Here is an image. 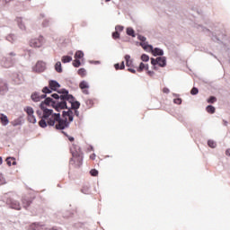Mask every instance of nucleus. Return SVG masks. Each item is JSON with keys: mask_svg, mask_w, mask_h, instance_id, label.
Wrapping results in <instances>:
<instances>
[{"mask_svg": "<svg viewBox=\"0 0 230 230\" xmlns=\"http://www.w3.org/2000/svg\"><path fill=\"white\" fill-rule=\"evenodd\" d=\"M53 107L60 112L63 109H67L66 102H53L51 97H48L40 105L43 114L40 111H37L38 116H40L41 119L39 122L41 128H46V127H55L57 130H64L69 128V125L73 122V111L69 110L67 111H63L62 118H60V113H54L53 110L48 109V107Z\"/></svg>", "mask_w": 230, "mask_h": 230, "instance_id": "nucleus-1", "label": "nucleus"}, {"mask_svg": "<svg viewBox=\"0 0 230 230\" xmlns=\"http://www.w3.org/2000/svg\"><path fill=\"white\" fill-rule=\"evenodd\" d=\"M61 94V102L59 103H65L68 111H75L80 109V102L75 100V97L69 94L67 90H61L58 92Z\"/></svg>", "mask_w": 230, "mask_h": 230, "instance_id": "nucleus-2", "label": "nucleus"}, {"mask_svg": "<svg viewBox=\"0 0 230 230\" xmlns=\"http://www.w3.org/2000/svg\"><path fill=\"white\" fill-rule=\"evenodd\" d=\"M70 152L72 154L70 164H72L75 168H80L82 164L84 163V153H82V149H80V146L73 145L70 148Z\"/></svg>", "mask_w": 230, "mask_h": 230, "instance_id": "nucleus-3", "label": "nucleus"}, {"mask_svg": "<svg viewBox=\"0 0 230 230\" xmlns=\"http://www.w3.org/2000/svg\"><path fill=\"white\" fill-rule=\"evenodd\" d=\"M140 46L146 51H148L149 53H153L154 57H157V56L163 57V55H164V52L163 51V49L159 48L154 49V47L152 45H148V43H140Z\"/></svg>", "mask_w": 230, "mask_h": 230, "instance_id": "nucleus-4", "label": "nucleus"}, {"mask_svg": "<svg viewBox=\"0 0 230 230\" xmlns=\"http://www.w3.org/2000/svg\"><path fill=\"white\" fill-rule=\"evenodd\" d=\"M13 57H15V53L13 52L9 53L7 57H4L0 61L2 67H5L6 69L13 67L15 60Z\"/></svg>", "mask_w": 230, "mask_h": 230, "instance_id": "nucleus-5", "label": "nucleus"}, {"mask_svg": "<svg viewBox=\"0 0 230 230\" xmlns=\"http://www.w3.org/2000/svg\"><path fill=\"white\" fill-rule=\"evenodd\" d=\"M44 44V37L40 36L37 39H32L30 41L31 48H42V45Z\"/></svg>", "mask_w": 230, "mask_h": 230, "instance_id": "nucleus-6", "label": "nucleus"}, {"mask_svg": "<svg viewBox=\"0 0 230 230\" xmlns=\"http://www.w3.org/2000/svg\"><path fill=\"white\" fill-rule=\"evenodd\" d=\"M151 64H152V66H157V64H158V66L160 67H165L166 66V58H164V57H159L157 58H152Z\"/></svg>", "mask_w": 230, "mask_h": 230, "instance_id": "nucleus-7", "label": "nucleus"}, {"mask_svg": "<svg viewBox=\"0 0 230 230\" xmlns=\"http://www.w3.org/2000/svg\"><path fill=\"white\" fill-rule=\"evenodd\" d=\"M25 112H27L28 121L30 123H37V119L35 118L33 108L27 106L24 108Z\"/></svg>", "mask_w": 230, "mask_h": 230, "instance_id": "nucleus-8", "label": "nucleus"}, {"mask_svg": "<svg viewBox=\"0 0 230 230\" xmlns=\"http://www.w3.org/2000/svg\"><path fill=\"white\" fill-rule=\"evenodd\" d=\"M124 58L126 60L127 67H129L128 68V71H129V73H133V75H136V69L132 68L134 67V65L132 59L130 58V55H126Z\"/></svg>", "mask_w": 230, "mask_h": 230, "instance_id": "nucleus-9", "label": "nucleus"}, {"mask_svg": "<svg viewBox=\"0 0 230 230\" xmlns=\"http://www.w3.org/2000/svg\"><path fill=\"white\" fill-rule=\"evenodd\" d=\"M13 81L16 85L21 84L22 83L24 82V75H22V73H14L13 74Z\"/></svg>", "mask_w": 230, "mask_h": 230, "instance_id": "nucleus-10", "label": "nucleus"}, {"mask_svg": "<svg viewBox=\"0 0 230 230\" xmlns=\"http://www.w3.org/2000/svg\"><path fill=\"white\" fill-rule=\"evenodd\" d=\"M79 87L83 91L84 94H89V83H87V81H82L79 84Z\"/></svg>", "mask_w": 230, "mask_h": 230, "instance_id": "nucleus-11", "label": "nucleus"}, {"mask_svg": "<svg viewBox=\"0 0 230 230\" xmlns=\"http://www.w3.org/2000/svg\"><path fill=\"white\" fill-rule=\"evenodd\" d=\"M32 102H40V100H44L46 98V93L40 94L39 93H34L31 96Z\"/></svg>", "mask_w": 230, "mask_h": 230, "instance_id": "nucleus-12", "label": "nucleus"}, {"mask_svg": "<svg viewBox=\"0 0 230 230\" xmlns=\"http://www.w3.org/2000/svg\"><path fill=\"white\" fill-rule=\"evenodd\" d=\"M8 91V85L4 81L0 79V94H4Z\"/></svg>", "mask_w": 230, "mask_h": 230, "instance_id": "nucleus-13", "label": "nucleus"}, {"mask_svg": "<svg viewBox=\"0 0 230 230\" xmlns=\"http://www.w3.org/2000/svg\"><path fill=\"white\" fill-rule=\"evenodd\" d=\"M49 85L51 91H57L58 89H60V84H58L57 81H49Z\"/></svg>", "mask_w": 230, "mask_h": 230, "instance_id": "nucleus-14", "label": "nucleus"}, {"mask_svg": "<svg viewBox=\"0 0 230 230\" xmlns=\"http://www.w3.org/2000/svg\"><path fill=\"white\" fill-rule=\"evenodd\" d=\"M137 73H143V71H148V64L140 63L139 66L137 67Z\"/></svg>", "mask_w": 230, "mask_h": 230, "instance_id": "nucleus-15", "label": "nucleus"}, {"mask_svg": "<svg viewBox=\"0 0 230 230\" xmlns=\"http://www.w3.org/2000/svg\"><path fill=\"white\" fill-rule=\"evenodd\" d=\"M36 69L37 71H39L40 73H41L42 71H44V69H46V63L42 62V61H39L36 64Z\"/></svg>", "mask_w": 230, "mask_h": 230, "instance_id": "nucleus-16", "label": "nucleus"}, {"mask_svg": "<svg viewBox=\"0 0 230 230\" xmlns=\"http://www.w3.org/2000/svg\"><path fill=\"white\" fill-rule=\"evenodd\" d=\"M6 164H8V166H15V164H17V162L15 161V158L13 157H7L6 158Z\"/></svg>", "mask_w": 230, "mask_h": 230, "instance_id": "nucleus-17", "label": "nucleus"}, {"mask_svg": "<svg viewBox=\"0 0 230 230\" xmlns=\"http://www.w3.org/2000/svg\"><path fill=\"white\" fill-rule=\"evenodd\" d=\"M10 206L12 209H16L18 211L21 209V204H19L17 201H12Z\"/></svg>", "mask_w": 230, "mask_h": 230, "instance_id": "nucleus-18", "label": "nucleus"}, {"mask_svg": "<svg viewBox=\"0 0 230 230\" xmlns=\"http://www.w3.org/2000/svg\"><path fill=\"white\" fill-rule=\"evenodd\" d=\"M71 60H73V58L71 56H63L61 58V61L63 62V64H67L71 62Z\"/></svg>", "mask_w": 230, "mask_h": 230, "instance_id": "nucleus-19", "label": "nucleus"}, {"mask_svg": "<svg viewBox=\"0 0 230 230\" xmlns=\"http://www.w3.org/2000/svg\"><path fill=\"white\" fill-rule=\"evenodd\" d=\"M0 119L3 125H8V117H6L4 114H1Z\"/></svg>", "mask_w": 230, "mask_h": 230, "instance_id": "nucleus-20", "label": "nucleus"}, {"mask_svg": "<svg viewBox=\"0 0 230 230\" xmlns=\"http://www.w3.org/2000/svg\"><path fill=\"white\" fill-rule=\"evenodd\" d=\"M51 96L52 98L55 99V101H53L52 99V102H62V95H58V93H53Z\"/></svg>", "mask_w": 230, "mask_h": 230, "instance_id": "nucleus-21", "label": "nucleus"}, {"mask_svg": "<svg viewBox=\"0 0 230 230\" xmlns=\"http://www.w3.org/2000/svg\"><path fill=\"white\" fill-rule=\"evenodd\" d=\"M75 58L77 60L80 58H84V52L81 50H77L75 54Z\"/></svg>", "mask_w": 230, "mask_h": 230, "instance_id": "nucleus-22", "label": "nucleus"}, {"mask_svg": "<svg viewBox=\"0 0 230 230\" xmlns=\"http://www.w3.org/2000/svg\"><path fill=\"white\" fill-rule=\"evenodd\" d=\"M114 67L116 69V71H118L119 69H125V61H122L120 66L119 63L115 64Z\"/></svg>", "mask_w": 230, "mask_h": 230, "instance_id": "nucleus-23", "label": "nucleus"}, {"mask_svg": "<svg viewBox=\"0 0 230 230\" xmlns=\"http://www.w3.org/2000/svg\"><path fill=\"white\" fill-rule=\"evenodd\" d=\"M55 69L58 73H62V63L60 61L56 63Z\"/></svg>", "mask_w": 230, "mask_h": 230, "instance_id": "nucleus-24", "label": "nucleus"}, {"mask_svg": "<svg viewBox=\"0 0 230 230\" xmlns=\"http://www.w3.org/2000/svg\"><path fill=\"white\" fill-rule=\"evenodd\" d=\"M206 111H207V112H208V114H215L216 109L214 106L208 105V106H207Z\"/></svg>", "mask_w": 230, "mask_h": 230, "instance_id": "nucleus-25", "label": "nucleus"}, {"mask_svg": "<svg viewBox=\"0 0 230 230\" xmlns=\"http://www.w3.org/2000/svg\"><path fill=\"white\" fill-rule=\"evenodd\" d=\"M22 204H23V208H29L30 204H31V200L26 198H23Z\"/></svg>", "mask_w": 230, "mask_h": 230, "instance_id": "nucleus-26", "label": "nucleus"}, {"mask_svg": "<svg viewBox=\"0 0 230 230\" xmlns=\"http://www.w3.org/2000/svg\"><path fill=\"white\" fill-rule=\"evenodd\" d=\"M77 73L79 76H82V78H84V76L87 75V71L85 70V68H80Z\"/></svg>", "mask_w": 230, "mask_h": 230, "instance_id": "nucleus-27", "label": "nucleus"}, {"mask_svg": "<svg viewBox=\"0 0 230 230\" xmlns=\"http://www.w3.org/2000/svg\"><path fill=\"white\" fill-rule=\"evenodd\" d=\"M127 34L130 37H136V32L134 31V29L130 27L127 29Z\"/></svg>", "mask_w": 230, "mask_h": 230, "instance_id": "nucleus-28", "label": "nucleus"}, {"mask_svg": "<svg viewBox=\"0 0 230 230\" xmlns=\"http://www.w3.org/2000/svg\"><path fill=\"white\" fill-rule=\"evenodd\" d=\"M17 22H18V26L21 28V30H26V26H24V23H22V19L18 18Z\"/></svg>", "mask_w": 230, "mask_h": 230, "instance_id": "nucleus-29", "label": "nucleus"}, {"mask_svg": "<svg viewBox=\"0 0 230 230\" xmlns=\"http://www.w3.org/2000/svg\"><path fill=\"white\" fill-rule=\"evenodd\" d=\"M82 193H84V195H89V186L84 185L81 189Z\"/></svg>", "mask_w": 230, "mask_h": 230, "instance_id": "nucleus-30", "label": "nucleus"}, {"mask_svg": "<svg viewBox=\"0 0 230 230\" xmlns=\"http://www.w3.org/2000/svg\"><path fill=\"white\" fill-rule=\"evenodd\" d=\"M87 107H89L91 109V107H93V105H94V101L93 99H88L85 102Z\"/></svg>", "mask_w": 230, "mask_h": 230, "instance_id": "nucleus-31", "label": "nucleus"}, {"mask_svg": "<svg viewBox=\"0 0 230 230\" xmlns=\"http://www.w3.org/2000/svg\"><path fill=\"white\" fill-rule=\"evenodd\" d=\"M208 145L210 148H217V143L213 140H208Z\"/></svg>", "mask_w": 230, "mask_h": 230, "instance_id": "nucleus-32", "label": "nucleus"}, {"mask_svg": "<svg viewBox=\"0 0 230 230\" xmlns=\"http://www.w3.org/2000/svg\"><path fill=\"white\" fill-rule=\"evenodd\" d=\"M141 60H142L143 62H148V60H150V57H148V55H146V54H143V55L141 56Z\"/></svg>", "mask_w": 230, "mask_h": 230, "instance_id": "nucleus-33", "label": "nucleus"}, {"mask_svg": "<svg viewBox=\"0 0 230 230\" xmlns=\"http://www.w3.org/2000/svg\"><path fill=\"white\" fill-rule=\"evenodd\" d=\"M90 175H92V177H98V170L96 169H92L90 171Z\"/></svg>", "mask_w": 230, "mask_h": 230, "instance_id": "nucleus-34", "label": "nucleus"}, {"mask_svg": "<svg viewBox=\"0 0 230 230\" xmlns=\"http://www.w3.org/2000/svg\"><path fill=\"white\" fill-rule=\"evenodd\" d=\"M81 65H82V63L79 61V59H75V60L73 62L74 67H80Z\"/></svg>", "mask_w": 230, "mask_h": 230, "instance_id": "nucleus-35", "label": "nucleus"}, {"mask_svg": "<svg viewBox=\"0 0 230 230\" xmlns=\"http://www.w3.org/2000/svg\"><path fill=\"white\" fill-rule=\"evenodd\" d=\"M7 40H9V42H13V40H15V36L13 34H10L6 37Z\"/></svg>", "mask_w": 230, "mask_h": 230, "instance_id": "nucleus-36", "label": "nucleus"}, {"mask_svg": "<svg viewBox=\"0 0 230 230\" xmlns=\"http://www.w3.org/2000/svg\"><path fill=\"white\" fill-rule=\"evenodd\" d=\"M138 40H141L140 44H146V42H145L146 40V38H145V36L138 35Z\"/></svg>", "mask_w": 230, "mask_h": 230, "instance_id": "nucleus-37", "label": "nucleus"}, {"mask_svg": "<svg viewBox=\"0 0 230 230\" xmlns=\"http://www.w3.org/2000/svg\"><path fill=\"white\" fill-rule=\"evenodd\" d=\"M215 102H217V97L215 96H211L208 99V103H215Z\"/></svg>", "mask_w": 230, "mask_h": 230, "instance_id": "nucleus-38", "label": "nucleus"}, {"mask_svg": "<svg viewBox=\"0 0 230 230\" xmlns=\"http://www.w3.org/2000/svg\"><path fill=\"white\" fill-rule=\"evenodd\" d=\"M190 94L192 95L199 94V89L197 87H193L190 91Z\"/></svg>", "mask_w": 230, "mask_h": 230, "instance_id": "nucleus-39", "label": "nucleus"}, {"mask_svg": "<svg viewBox=\"0 0 230 230\" xmlns=\"http://www.w3.org/2000/svg\"><path fill=\"white\" fill-rule=\"evenodd\" d=\"M173 103H175L176 105H181V103H182V99L176 98L173 100Z\"/></svg>", "mask_w": 230, "mask_h": 230, "instance_id": "nucleus-40", "label": "nucleus"}, {"mask_svg": "<svg viewBox=\"0 0 230 230\" xmlns=\"http://www.w3.org/2000/svg\"><path fill=\"white\" fill-rule=\"evenodd\" d=\"M42 93H44V94H50L51 91L48 88V86H45L42 89Z\"/></svg>", "mask_w": 230, "mask_h": 230, "instance_id": "nucleus-41", "label": "nucleus"}, {"mask_svg": "<svg viewBox=\"0 0 230 230\" xmlns=\"http://www.w3.org/2000/svg\"><path fill=\"white\" fill-rule=\"evenodd\" d=\"M115 30H116V31H117L118 33H119V31H122L124 30V27L121 26V25H117V26L115 27Z\"/></svg>", "mask_w": 230, "mask_h": 230, "instance_id": "nucleus-42", "label": "nucleus"}, {"mask_svg": "<svg viewBox=\"0 0 230 230\" xmlns=\"http://www.w3.org/2000/svg\"><path fill=\"white\" fill-rule=\"evenodd\" d=\"M112 39H119V32H118L117 31H115L112 33Z\"/></svg>", "mask_w": 230, "mask_h": 230, "instance_id": "nucleus-43", "label": "nucleus"}, {"mask_svg": "<svg viewBox=\"0 0 230 230\" xmlns=\"http://www.w3.org/2000/svg\"><path fill=\"white\" fill-rule=\"evenodd\" d=\"M73 112V118H75V116L79 117L80 116V112L77 110H72Z\"/></svg>", "mask_w": 230, "mask_h": 230, "instance_id": "nucleus-44", "label": "nucleus"}, {"mask_svg": "<svg viewBox=\"0 0 230 230\" xmlns=\"http://www.w3.org/2000/svg\"><path fill=\"white\" fill-rule=\"evenodd\" d=\"M6 184V181L3 175H0V185Z\"/></svg>", "mask_w": 230, "mask_h": 230, "instance_id": "nucleus-45", "label": "nucleus"}, {"mask_svg": "<svg viewBox=\"0 0 230 230\" xmlns=\"http://www.w3.org/2000/svg\"><path fill=\"white\" fill-rule=\"evenodd\" d=\"M42 24H43L44 27L49 26V20H44Z\"/></svg>", "mask_w": 230, "mask_h": 230, "instance_id": "nucleus-46", "label": "nucleus"}, {"mask_svg": "<svg viewBox=\"0 0 230 230\" xmlns=\"http://www.w3.org/2000/svg\"><path fill=\"white\" fill-rule=\"evenodd\" d=\"M163 93H164L165 94H168V93H170V89L164 87V88L163 89Z\"/></svg>", "mask_w": 230, "mask_h": 230, "instance_id": "nucleus-47", "label": "nucleus"}, {"mask_svg": "<svg viewBox=\"0 0 230 230\" xmlns=\"http://www.w3.org/2000/svg\"><path fill=\"white\" fill-rule=\"evenodd\" d=\"M90 159H92V161H94V159H96V155L95 154H92L90 155Z\"/></svg>", "mask_w": 230, "mask_h": 230, "instance_id": "nucleus-48", "label": "nucleus"}, {"mask_svg": "<svg viewBox=\"0 0 230 230\" xmlns=\"http://www.w3.org/2000/svg\"><path fill=\"white\" fill-rule=\"evenodd\" d=\"M147 75H149V76H154V72L148 71V72H147Z\"/></svg>", "mask_w": 230, "mask_h": 230, "instance_id": "nucleus-49", "label": "nucleus"}, {"mask_svg": "<svg viewBox=\"0 0 230 230\" xmlns=\"http://www.w3.org/2000/svg\"><path fill=\"white\" fill-rule=\"evenodd\" d=\"M68 140L73 143V141H75V137H68Z\"/></svg>", "mask_w": 230, "mask_h": 230, "instance_id": "nucleus-50", "label": "nucleus"}, {"mask_svg": "<svg viewBox=\"0 0 230 230\" xmlns=\"http://www.w3.org/2000/svg\"><path fill=\"white\" fill-rule=\"evenodd\" d=\"M226 155H229V156H230V149H227V150L226 151Z\"/></svg>", "mask_w": 230, "mask_h": 230, "instance_id": "nucleus-51", "label": "nucleus"}, {"mask_svg": "<svg viewBox=\"0 0 230 230\" xmlns=\"http://www.w3.org/2000/svg\"><path fill=\"white\" fill-rule=\"evenodd\" d=\"M0 164H3V158L0 157Z\"/></svg>", "mask_w": 230, "mask_h": 230, "instance_id": "nucleus-52", "label": "nucleus"}, {"mask_svg": "<svg viewBox=\"0 0 230 230\" xmlns=\"http://www.w3.org/2000/svg\"><path fill=\"white\" fill-rule=\"evenodd\" d=\"M46 230H58V229H53V228H52V229H46Z\"/></svg>", "mask_w": 230, "mask_h": 230, "instance_id": "nucleus-53", "label": "nucleus"}, {"mask_svg": "<svg viewBox=\"0 0 230 230\" xmlns=\"http://www.w3.org/2000/svg\"><path fill=\"white\" fill-rule=\"evenodd\" d=\"M106 1V3H109V1H111V0H105Z\"/></svg>", "mask_w": 230, "mask_h": 230, "instance_id": "nucleus-54", "label": "nucleus"}, {"mask_svg": "<svg viewBox=\"0 0 230 230\" xmlns=\"http://www.w3.org/2000/svg\"><path fill=\"white\" fill-rule=\"evenodd\" d=\"M41 17H44V15H41Z\"/></svg>", "mask_w": 230, "mask_h": 230, "instance_id": "nucleus-55", "label": "nucleus"}]
</instances>
